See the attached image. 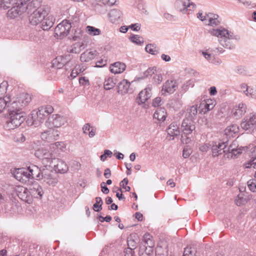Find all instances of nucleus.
<instances>
[{"instance_id": "nucleus-1", "label": "nucleus", "mask_w": 256, "mask_h": 256, "mask_svg": "<svg viewBox=\"0 0 256 256\" xmlns=\"http://www.w3.org/2000/svg\"><path fill=\"white\" fill-rule=\"evenodd\" d=\"M210 33L218 37L219 43L223 47L230 50L234 48L236 44L240 39L238 35L224 28L212 29L210 31Z\"/></svg>"}, {"instance_id": "nucleus-2", "label": "nucleus", "mask_w": 256, "mask_h": 256, "mask_svg": "<svg viewBox=\"0 0 256 256\" xmlns=\"http://www.w3.org/2000/svg\"><path fill=\"white\" fill-rule=\"evenodd\" d=\"M32 1L31 0H16V2L7 12V16L10 19H14L21 15L24 12L30 17L32 15ZM30 23H32L31 19L29 18Z\"/></svg>"}, {"instance_id": "nucleus-3", "label": "nucleus", "mask_w": 256, "mask_h": 256, "mask_svg": "<svg viewBox=\"0 0 256 256\" xmlns=\"http://www.w3.org/2000/svg\"><path fill=\"white\" fill-rule=\"evenodd\" d=\"M211 150L212 156L214 157L218 156L224 153H232L236 154V152L237 150L232 148V146H228V142L219 140L218 142H212Z\"/></svg>"}, {"instance_id": "nucleus-4", "label": "nucleus", "mask_w": 256, "mask_h": 256, "mask_svg": "<svg viewBox=\"0 0 256 256\" xmlns=\"http://www.w3.org/2000/svg\"><path fill=\"white\" fill-rule=\"evenodd\" d=\"M36 180L42 179L50 186H54L58 183L57 178L48 171H42L36 165H33V178Z\"/></svg>"}, {"instance_id": "nucleus-5", "label": "nucleus", "mask_w": 256, "mask_h": 256, "mask_svg": "<svg viewBox=\"0 0 256 256\" xmlns=\"http://www.w3.org/2000/svg\"><path fill=\"white\" fill-rule=\"evenodd\" d=\"M24 120L21 112L11 111L10 114H8L5 126L8 130H14L20 126Z\"/></svg>"}, {"instance_id": "nucleus-6", "label": "nucleus", "mask_w": 256, "mask_h": 256, "mask_svg": "<svg viewBox=\"0 0 256 256\" xmlns=\"http://www.w3.org/2000/svg\"><path fill=\"white\" fill-rule=\"evenodd\" d=\"M42 2V0H33V8H38L33 12V24L37 25L44 20V18L48 15V10L44 6H40Z\"/></svg>"}, {"instance_id": "nucleus-7", "label": "nucleus", "mask_w": 256, "mask_h": 256, "mask_svg": "<svg viewBox=\"0 0 256 256\" xmlns=\"http://www.w3.org/2000/svg\"><path fill=\"white\" fill-rule=\"evenodd\" d=\"M54 112L51 106H41L37 110H33V125L38 126L44 118Z\"/></svg>"}, {"instance_id": "nucleus-8", "label": "nucleus", "mask_w": 256, "mask_h": 256, "mask_svg": "<svg viewBox=\"0 0 256 256\" xmlns=\"http://www.w3.org/2000/svg\"><path fill=\"white\" fill-rule=\"evenodd\" d=\"M48 166L53 168L56 172L60 174L66 173L68 170V167L64 161L60 158H52V156L48 163L46 168Z\"/></svg>"}, {"instance_id": "nucleus-9", "label": "nucleus", "mask_w": 256, "mask_h": 256, "mask_svg": "<svg viewBox=\"0 0 256 256\" xmlns=\"http://www.w3.org/2000/svg\"><path fill=\"white\" fill-rule=\"evenodd\" d=\"M175 6L180 12L184 14H190L196 8V4L190 0H176Z\"/></svg>"}, {"instance_id": "nucleus-10", "label": "nucleus", "mask_w": 256, "mask_h": 256, "mask_svg": "<svg viewBox=\"0 0 256 256\" xmlns=\"http://www.w3.org/2000/svg\"><path fill=\"white\" fill-rule=\"evenodd\" d=\"M72 26L67 20H62L54 29L55 36L61 39L66 36L70 32Z\"/></svg>"}, {"instance_id": "nucleus-11", "label": "nucleus", "mask_w": 256, "mask_h": 256, "mask_svg": "<svg viewBox=\"0 0 256 256\" xmlns=\"http://www.w3.org/2000/svg\"><path fill=\"white\" fill-rule=\"evenodd\" d=\"M66 122V118L59 114H52L49 116L46 125L48 128H60Z\"/></svg>"}, {"instance_id": "nucleus-12", "label": "nucleus", "mask_w": 256, "mask_h": 256, "mask_svg": "<svg viewBox=\"0 0 256 256\" xmlns=\"http://www.w3.org/2000/svg\"><path fill=\"white\" fill-rule=\"evenodd\" d=\"M240 126L244 130H253L256 126V114L252 113L247 116L241 122Z\"/></svg>"}, {"instance_id": "nucleus-13", "label": "nucleus", "mask_w": 256, "mask_h": 256, "mask_svg": "<svg viewBox=\"0 0 256 256\" xmlns=\"http://www.w3.org/2000/svg\"><path fill=\"white\" fill-rule=\"evenodd\" d=\"M48 128V130L41 132L40 138L44 141L51 142L58 140L60 132L53 128Z\"/></svg>"}, {"instance_id": "nucleus-14", "label": "nucleus", "mask_w": 256, "mask_h": 256, "mask_svg": "<svg viewBox=\"0 0 256 256\" xmlns=\"http://www.w3.org/2000/svg\"><path fill=\"white\" fill-rule=\"evenodd\" d=\"M180 82L179 80H168L166 81L162 86V94H171L174 93L178 88Z\"/></svg>"}, {"instance_id": "nucleus-15", "label": "nucleus", "mask_w": 256, "mask_h": 256, "mask_svg": "<svg viewBox=\"0 0 256 256\" xmlns=\"http://www.w3.org/2000/svg\"><path fill=\"white\" fill-rule=\"evenodd\" d=\"M181 129L185 135L191 134L196 129V122L190 118H186L182 122Z\"/></svg>"}, {"instance_id": "nucleus-16", "label": "nucleus", "mask_w": 256, "mask_h": 256, "mask_svg": "<svg viewBox=\"0 0 256 256\" xmlns=\"http://www.w3.org/2000/svg\"><path fill=\"white\" fill-rule=\"evenodd\" d=\"M12 173L16 179L20 182H26L31 176L24 168H14L12 170Z\"/></svg>"}, {"instance_id": "nucleus-17", "label": "nucleus", "mask_w": 256, "mask_h": 256, "mask_svg": "<svg viewBox=\"0 0 256 256\" xmlns=\"http://www.w3.org/2000/svg\"><path fill=\"white\" fill-rule=\"evenodd\" d=\"M179 124L177 122H172L171 123L166 129L167 132V138L169 140H173L178 136L180 134Z\"/></svg>"}, {"instance_id": "nucleus-18", "label": "nucleus", "mask_w": 256, "mask_h": 256, "mask_svg": "<svg viewBox=\"0 0 256 256\" xmlns=\"http://www.w3.org/2000/svg\"><path fill=\"white\" fill-rule=\"evenodd\" d=\"M34 155L36 158L42 160V163L46 168L48 163L52 156L51 153L46 150L43 148L38 149L36 150Z\"/></svg>"}, {"instance_id": "nucleus-19", "label": "nucleus", "mask_w": 256, "mask_h": 256, "mask_svg": "<svg viewBox=\"0 0 256 256\" xmlns=\"http://www.w3.org/2000/svg\"><path fill=\"white\" fill-rule=\"evenodd\" d=\"M152 85H148L144 90H142L138 94V102L139 104H144L146 102L152 95Z\"/></svg>"}, {"instance_id": "nucleus-20", "label": "nucleus", "mask_w": 256, "mask_h": 256, "mask_svg": "<svg viewBox=\"0 0 256 256\" xmlns=\"http://www.w3.org/2000/svg\"><path fill=\"white\" fill-rule=\"evenodd\" d=\"M246 105L242 102L236 105L233 110V114L236 119H239L246 112Z\"/></svg>"}, {"instance_id": "nucleus-21", "label": "nucleus", "mask_w": 256, "mask_h": 256, "mask_svg": "<svg viewBox=\"0 0 256 256\" xmlns=\"http://www.w3.org/2000/svg\"><path fill=\"white\" fill-rule=\"evenodd\" d=\"M98 56V52L96 50H87L83 52L80 57L82 62H88L94 60Z\"/></svg>"}, {"instance_id": "nucleus-22", "label": "nucleus", "mask_w": 256, "mask_h": 256, "mask_svg": "<svg viewBox=\"0 0 256 256\" xmlns=\"http://www.w3.org/2000/svg\"><path fill=\"white\" fill-rule=\"evenodd\" d=\"M126 68V66L124 63L116 62L110 65V70L111 72L117 74L122 72L125 70Z\"/></svg>"}, {"instance_id": "nucleus-23", "label": "nucleus", "mask_w": 256, "mask_h": 256, "mask_svg": "<svg viewBox=\"0 0 256 256\" xmlns=\"http://www.w3.org/2000/svg\"><path fill=\"white\" fill-rule=\"evenodd\" d=\"M55 21V18L52 16H49L47 18H45L42 22L40 26V28L43 30H48L52 27Z\"/></svg>"}, {"instance_id": "nucleus-24", "label": "nucleus", "mask_w": 256, "mask_h": 256, "mask_svg": "<svg viewBox=\"0 0 256 256\" xmlns=\"http://www.w3.org/2000/svg\"><path fill=\"white\" fill-rule=\"evenodd\" d=\"M122 15V12L120 10H112L108 14L110 20L114 24L118 23L120 20Z\"/></svg>"}, {"instance_id": "nucleus-25", "label": "nucleus", "mask_w": 256, "mask_h": 256, "mask_svg": "<svg viewBox=\"0 0 256 256\" xmlns=\"http://www.w3.org/2000/svg\"><path fill=\"white\" fill-rule=\"evenodd\" d=\"M207 24L212 26H216L220 24L219 16L213 13H208L207 14Z\"/></svg>"}, {"instance_id": "nucleus-26", "label": "nucleus", "mask_w": 256, "mask_h": 256, "mask_svg": "<svg viewBox=\"0 0 256 256\" xmlns=\"http://www.w3.org/2000/svg\"><path fill=\"white\" fill-rule=\"evenodd\" d=\"M154 118L159 122H164L166 117V112L165 108H158L154 114Z\"/></svg>"}, {"instance_id": "nucleus-27", "label": "nucleus", "mask_w": 256, "mask_h": 256, "mask_svg": "<svg viewBox=\"0 0 256 256\" xmlns=\"http://www.w3.org/2000/svg\"><path fill=\"white\" fill-rule=\"evenodd\" d=\"M130 82L126 80H123L118 85V92L122 94L128 92L130 86Z\"/></svg>"}, {"instance_id": "nucleus-28", "label": "nucleus", "mask_w": 256, "mask_h": 256, "mask_svg": "<svg viewBox=\"0 0 256 256\" xmlns=\"http://www.w3.org/2000/svg\"><path fill=\"white\" fill-rule=\"evenodd\" d=\"M239 131V128L235 124H231L228 126L224 130L225 134L228 136H233L234 134L238 133Z\"/></svg>"}, {"instance_id": "nucleus-29", "label": "nucleus", "mask_w": 256, "mask_h": 256, "mask_svg": "<svg viewBox=\"0 0 256 256\" xmlns=\"http://www.w3.org/2000/svg\"><path fill=\"white\" fill-rule=\"evenodd\" d=\"M44 192L41 186L38 183L33 182V196L40 198L42 196Z\"/></svg>"}, {"instance_id": "nucleus-30", "label": "nucleus", "mask_w": 256, "mask_h": 256, "mask_svg": "<svg viewBox=\"0 0 256 256\" xmlns=\"http://www.w3.org/2000/svg\"><path fill=\"white\" fill-rule=\"evenodd\" d=\"M20 106L21 104L20 102L18 100H14L10 105L9 106H7L8 108V114H10V112H20Z\"/></svg>"}, {"instance_id": "nucleus-31", "label": "nucleus", "mask_w": 256, "mask_h": 256, "mask_svg": "<svg viewBox=\"0 0 256 256\" xmlns=\"http://www.w3.org/2000/svg\"><path fill=\"white\" fill-rule=\"evenodd\" d=\"M21 195V199L28 204L32 203V196L30 192L27 188H24V190Z\"/></svg>"}, {"instance_id": "nucleus-32", "label": "nucleus", "mask_w": 256, "mask_h": 256, "mask_svg": "<svg viewBox=\"0 0 256 256\" xmlns=\"http://www.w3.org/2000/svg\"><path fill=\"white\" fill-rule=\"evenodd\" d=\"M84 48V46L82 42H76L74 44L70 52L71 53L78 54Z\"/></svg>"}, {"instance_id": "nucleus-33", "label": "nucleus", "mask_w": 256, "mask_h": 256, "mask_svg": "<svg viewBox=\"0 0 256 256\" xmlns=\"http://www.w3.org/2000/svg\"><path fill=\"white\" fill-rule=\"evenodd\" d=\"M198 113L197 106H192L188 110V112L186 115V118H190L194 120L196 119V115Z\"/></svg>"}, {"instance_id": "nucleus-34", "label": "nucleus", "mask_w": 256, "mask_h": 256, "mask_svg": "<svg viewBox=\"0 0 256 256\" xmlns=\"http://www.w3.org/2000/svg\"><path fill=\"white\" fill-rule=\"evenodd\" d=\"M145 50L146 52L153 55L158 53V49L154 44H148L146 46Z\"/></svg>"}, {"instance_id": "nucleus-35", "label": "nucleus", "mask_w": 256, "mask_h": 256, "mask_svg": "<svg viewBox=\"0 0 256 256\" xmlns=\"http://www.w3.org/2000/svg\"><path fill=\"white\" fill-rule=\"evenodd\" d=\"M194 86V81L190 80L184 82L180 88V93H184L188 90L190 88H192Z\"/></svg>"}, {"instance_id": "nucleus-36", "label": "nucleus", "mask_w": 256, "mask_h": 256, "mask_svg": "<svg viewBox=\"0 0 256 256\" xmlns=\"http://www.w3.org/2000/svg\"><path fill=\"white\" fill-rule=\"evenodd\" d=\"M116 84L112 78H106L104 82V88L106 90H110Z\"/></svg>"}, {"instance_id": "nucleus-37", "label": "nucleus", "mask_w": 256, "mask_h": 256, "mask_svg": "<svg viewBox=\"0 0 256 256\" xmlns=\"http://www.w3.org/2000/svg\"><path fill=\"white\" fill-rule=\"evenodd\" d=\"M102 200L100 197L96 198V203L93 205V210L98 212L102 210Z\"/></svg>"}, {"instance_id": "nucleus-38", "label": "nucleus", "mask_w": 256, "mask_h": 256, "mask_svg": "<svg viewBox=\"0 0 256 256\" xmlns=\"http://www.w3.org/2000/svg\"><path fill=\"white\" fill-rule=\"evenodd\" d=\"M31 100V96L27 94H22L21 95L18 101L20 102L21 106H26V104Z\"/></svg>"}, {"instance_id": "nucleus-39", "label": "nucleus", "mask_w": 256, "mask_h": 256, "mask_svg": "<svg viewBox=\"0 0 256 256\" xmlns=\"http://www.w3.org/2000/svg\"><path fill=\"white\" fill-rule=\"evenodd\" d=\"M66 63V60L62 56L56 58L52 62V64L58 68L62 67Z\"/></svg>"}, {"instance_id": "nucleus-40", "label": "nucleus", "mask_w": 256, "mask_h": 256, "mask_svg": "<svg viewBox=\"0 0 256 256\" xmlns=\"http://www.w3.org/2000/svg\"><path fill=\"white\" fill-rule=\"evenodd\" d=\"M87 32L91 36H98L100 33V30L95 27L88 26L86 28Z\"/></svg>"}, {"instance_id": "nucleus-41", "label": "nucleus", "mask_w": 256, "mask_h": 256, "mask_svg": "<svg viewBox=\"0 0 256 256\" xmlns=\"http://www.w3.org/2000/svg\"><path fill=\"white\" fill-rule=\"evenodd\" d=\"M130 40L138 45H141L144 42V38L138 35H133L130 38Z\"/></svg>"}, {"instance_id": "nucleus-42", "label": "nucleus", "mask_w": 256, "mask_h": 256, "mask_svg": "<svg viewBox=\"0 0 256 256\" xmlns=\"http://www.w3.org/2000/svg\"><path fill=\"white\" fill-rule=\"evenodd\" d=\"M248 187L249 190L254 192H256V179L252 178L250 180L247 182Z\"/></svg>"}, {"instance_id": "nucleus-43", "label": "nucleus", "mask_w": 256, "mask_h": 256, "mask_svg": "<svg viewBox=\"0 0 256 256\" xmlns=\"http://www.w3.org/2000/svg\"><path fill=\"white\" fill-rule=\"evenodd\" d=\"M234 72L241 76H246L248 75V71L244 67L242 66H237L234 69Z\"/></svg>"}, {"instance_id": "nucleus-44", "label": "nucleus", "mask_w": 256, "mask_h": 256, "mask_svg": "<svg viewBox=\"0 0 256 256\" xmlns=\"http://www.w3.org/2000/svg\"><path fill=\"white\" fill-rule=\"evenodd\" d=\"M252 166H253L254 168H256V156L252 154L250 160L245 164L246 168H250Z\"/></svg>"}, {"instance_id": "nucleus-45", "label": "nucleus", "mask_w": 256, "mask_h": 256, "mask_svg": "<svg viewBox=\"0 0 256 256\" xmlns=\"http://www.w3.org/2000/svg\"><path fill=\"white\" fill-rule=\"evenodd\" d=\"M13 0H0V8L6 9L10 7Z\"/></svg>"}, {"instance_id": "nucleus-46", "label": "nucleus", "mask_w": 256, "mask_h": 256, "mask_svg": "<svg viewBox=\"0 0 256 256\" xmlns=\"http://www.w3.org/2000/svg\"><path fill=\"white\" fill-rule=\"evenodd\" d=\"M128 182V179L127 178H124L120 184L121 188L124 189L126 192H129L130 190V186H126Z\"/></svg>"}, {"instance_id": "nucleus-47", "label": "nucleus", "mask_w": 256, "mask_h": 256, "mask_svg": "<svg viewBox=\"0 0 256 256\" xmlns=\"http://www.w3.org/2000/svg\"><path fill=\"white\" fill-rule=\"evenodd\" d=\"M112 155V152L110 150H104V153L103 154H102L100 156V160L102 162H104L106 159L107 157L111 158Z\"/></svg>"}, {"instance_id": "nucleus-48", "label": "nucleus", "mask_w": 256, "mask_h": 256, "mask_svg": "<svg viewBox=\"0 0 256 256\" xmlns=\"http://www.w3.org/2000/svg\"><path fill=\"white\" fill-rule=\"evenodd\" d=\"M207 14H204L202 12L200 11L197 14V18L206 24L208 20Z\"/></svg>"}, {"instance_id": "nucleus-49", "label": "nucleus", "mask_w": 256, "mask_h": 256, "mask_svg": "<svg viewBox=\"0 0 256 256\" xmlns=\"http://www.w3.org/2000/svg\"><path fill=\"white\" fill-rule=\"evenodd\" d=\"M254 90L252 88L248 86L246 90H244V93L248 96L252 98L254 96Z\"/></svg>"}, {"instance_id": "nucleus-50", "label": "nucleus", "mask_w": 256, "mask_h": 256, "mask_svg": "<svg viewBox=\"0 0 256 256\" xmlns=\"http://www.w3.org/2000/svg\"><path fill=\"white\" fill-rule=\"evenodd\" d=\"M207 104L206 100H204L202 102L199 106V108H200V112H203L205 114L206 112L209 111L210 110H207V106L206 104Z\"/></svg>"}, {"instance_id": "nucleus-51", "label": "nucleus", "mask_w": 256, "mask_h": 256, "mask_svg": "<svg viewBox=\"0 0 256 256\" xmlns=\"http://www.w3.org/2000/svg\"><path fill=\"white\" fill-rule=\"evenodd\" d=\"M210 147L212 148V144H204L200 147V150L202 152H206L209 150Z\"/></svg>"}, {"instance_id": "nucleus-52", "label": "nucleus", "mask_w": 256, "mask_h": 256, "mask_svg": "<svg viewBox=\"0 0 256 256\" xmlns=\"http://www.w3.org/2000/svg\"><path fill=\"white\" fill-rule=\"evenodd\" d=\"M93 128L90 124H86L82 127V131L84 134H88L90 130Z\"/></svg>"}, {"instance_id": "nucleus-53", "label": "nucleus", "mask_w": 256, "mask_h": 256, "mask_svg": "<svg viewBox=\"0 0 256 256\" xmlns=\"http://www.w3.org/2000/svg\"><path fill=\"white\" fill-rule=\"evenodd\" d=\"M146 246H148L149 250V252H150L151 253H153V250L152 248L154 246V243L152 239L150 240H148L146 242H144Z\"/></svg>"}, {"instance_id": "nucleus-54", "label": "nucleus", "mask_w": 256, "mask_h": 256, "mask_svg": "<svg viewBox=\"0 0 256 256\" xmlns=\"http://www.w3.org/2000/svg\"><path fill=\"white\" fill-rule=\"evenodd\" d=\"M80 67V65H77L76 66L75 68L72 70L70 74V76L72 78H74L80 74L78 71V69Z\"/></svg>"}, {"instance_id": "nucleus-55", "label": "nucleus", "mask_w": 256, "mask_h": 256, "mask_svg": "<svg viewBox=\"0 0 256 256\" xmlns=\"http://www.w3.org/2000/svg\"><path fill=\"white\" fill-rule=\"evenodd\" d=\"M136 4H135L137 8L144 12V2L142 0H135Z\"/></svg>"}, {"instance_id": "nucleus-56", "label": "nucleus", "mask_w": 256, "mask_h": 256, "mask_svg": "<svg viewBox=\"0 0 256 256\" xmlns=\"http://www.w3.org/2000/svg\"><path fill=\"white\" fill-rule=\"evenodd\" d=\"M162 104V100L160 97L155 98L152 102V105L154 107H158Z\"/></svg>"}, {"instance_id": "nucleus-57", "label": "nucleus", "mask_w": 256, "mask_h": 256, "mask_svg": "<svg viewBox=\"0 0 256 256\" xmlns=\"http://www.w3.org/2000/svg\"><path fill=\"white\" fill-rule=\"evenodd\" d=\"M52 144L54 145L56 147L57 149L60 150L62 151H63L66 147L64 144L63 142H58Z\"/></svg>"}, {"instance_id": "nucleus-58", "label": "nucleus", "mask_w": 256, "mask_h": 256, "mask_svg": "<svg viewBox=\"0 0 256 256\" xmlns=\"http://www.w3.org/2000/svg\"><path fill=\"white\" fill-rule=\"evenodd\" d=\"M156 71V68L155 67L150 68L145 72L144 74L146 76H152L154 74Z\"/></svg>"}, {"instance_id": "nucleus-59", "label": "nucleus", "mask_w": 256, "mask_h": 256, "mask_svg": "<svg viewBox=\"0 0 256 256\" xmlns=\"http://www.w3.org/2000/svg\"><path fill=\"white\" fill-rule=\"evenodd\" d=\"M162 80V77L160 74H156L153 78V80L156 84H160Z\"/></svg>"}, {"instance_id": "nucleus-60", "label": "nucleus", "mask_w": 256, "mask_h": 256, "mask_svg": "<svg viewBox=\"0 0 256 256\" xmlns=\"http://www.w3.org/2000/svg\"><path fill=\"white\" fill-rule=\"evenodd\" d=\"M206 102L207 103V104H206V106H208L207 107V110H212L213 109V108H214V102L212 101V100H206Z\"/></svg>"}, {"instance_id": "nucleus-61", "label": "nucleus", "mask_w": 256, "mask_h": 256, "mask_svg": "<svg viewBox=\"0 0 256 256\" xmlns=\"http://www.w3.org/2000/svg\"><path fill=\"white\" fill-rule=\"evenodd\" d=\"M100 187L102 188V191L104 194H108L110 190L106 186L105 182H102L100 184Z\"/></svg>"}, {"instance_id": "nucleus-62", "label": "nucleus", "mask_w": 256, "mask_h": 256, "mask_svg": "<svg viewBox=\"0 0 256 256\" xmlns=\"http://www.w3.org/2000/svg\"><path fill=\"white\" fill-rule=\"evenodd\" d=\"M129 28H130L134 31L138 32L140 28V24L138 23L132 24L129 26Z\"/></svg>"}, {"instance_id": "nucleus-63", "label": "nucleus", "mask_w": 256, "mask_h": 256, "mask_svg": "<svg viewBox=\"0 0 256 256\" xmlns=\"http://www.w3.org/2000/svg\"><path fill=\"white\" fill-rule=\"evenodd\" d=\"M7 83L6 82H3L0 84V94L2 95L6 92V90Z\"/></svg>"}, {"instance_id": "nucleus-64", "label": "nucleus", "mask_w": 256, "mask_h": 256, "mask_svg": "<svg viewBox=\"0 0 256 256\" xmlns=\"http://www.w3.org/2000/svg\"><path fill=\"white\" fill-rule=\"evenodd\" d=\"M244 201L245 200H244L242 197H240V196H238V198L235 200V203L237 206H240L244 204Z\"/></svg>"}]
</instances>
